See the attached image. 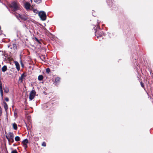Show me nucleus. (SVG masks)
<instances>
[{
	"instance_id": "obj_1",
	"label": "nucleus",
	"mask_w": 153,
	"mask_h": 153,
	"mask_svg": "<svg viewBox=\"0 0 153 153\" xmlns=\"http://www.w3.org/2000/svg\"><path fill=\"white\" fill-rule=\"evenodd\" d=\"M9 7L13 11H15L19 9V5L16 1L12 2L9 4Z\"/></svg>"
},
{
	"instance_id": "obj_2",
	"label": "nucleus",
	"mask_w": 153,
	"mask_h": 153,
	"mask_svg": "<svg viewBox=\"0 0 153 153\" xmlns=\"http://www.w3.org/2000/svg\"><path fill=\"white\" fill-rule=\"evenodd\" d=\"M39 15L42 20L44 21L46 20V14L44 11H42L39 12Z\"/></svg>"
},
{
	"instance_id": "obj_3",
	"label": "nucleus",
	"mask_w": 153,
	"mask_h": 153,
	"mask_svg": "<svg viewBox=\"0 0 153 153\" xmlns=\"http://www.w3.org/2000/svg\"><path fill=\"white\" fill-rule=\"evenodd\" d=\"M17 18L18 19L19 18H20L21 19L25 21L27 20V16L25 15H20V14H18L16 16Z\"/></svg>"
},
{
	"instance_id": "obj_4",
	"label": "nucleus",
	"mask_w": 153,
	"mask_h": 153,
	"mask_svg": "<svg viewBox=\"0 0 153 153\" xmlns=\"http://www.w3.org/2000/svg\"><path fill=\"white\" fill-rule=\"evenodd\" d=\"M36 94V92L34 90H32L30 92L29 97L30 100H32L34 98Z\"/></svg>"
},
{
	"instance_id": "obj_5",
	"label": "nucleus",
	"mask_w": 153,
	"mask_h": 153,
	"mask_svg": "<svg viewBox=\"0 0 153 153\" xmlns=\"http://www.w3.org/2000/svg\"><path fill=\"white\" fill-rule=\"evenodd\" d=\"M6 137L7 139L11 138H14V134L12 132H9L7 135H6Z\"/></svg>"
},
{
	"instance_id": "obj_6",
	"label": "nucleus",
	"mask_w": 153,
	"mask_h": 153,
	"mask_svg": "<svg viewBox=\"0 0 153 153\" xmlns=\"http://www.w3.org/2000/svg\"><path fill=\"white\" fill-rule=\"evenodd\" d=\"M28 143V140L27 139H24L22 141V143L23 144V146L24 147L25 149H26L27 147V144Z\"/></svg>"
},
{
	"instance_id": "obj_7",
	"label": "nucleus",
	"mask_w": 153,
	"mask_h": 153,
	"mask_svg": "<svg viewBox=\"0 0 153 153\" xmlns=\"http://www.w3.org/2000/svg\"><path fill=\"white\" fill-rule=\"evenodd\" d=\"M60 78L59 77H57L55 78V81L54 82V83L56 85H57L60 82Z\"/></svg>"
},
{
	"instance_id": "obj_8",
	"label": "nucleus",
	"mask_w": 153,
	"mask_h": 153,
	"mask_svg": "<svg viewBox=\"0 0 153 153\" xmlns=\"http://www.w3.org/2000/svg\"><path fill=\"white\" fill-rule=\"evenodd\" d=\"M95 33L96 34V36H97V38H99L100 37H101L102 35H104L105 34L103 32H100L99 34H98L97 31H95Z\"/></svg>"
},
{
	"instance_id": "obj_9",
	"label": "nucleus",
	"mask_w": 153,
	"mask_h": 153,
	"mask_svg": "<svg viewBox=\"0 0 153 153\" xmlns=\"http://www.w3.org/2000/svg\"><path fill=\"white\" fill-rule=\"evenodd\" d=\"M25 7L27 10L29 9L30 4L28 2H26L24 4Z\"/></svg>"
},
{
	"instance_id": "obj_10",
	"label": "nucleus",
	"mask_w": 153,
	"mask_h": 153,
	"mask_svg": "<svg viewBox=\"0 0 153 153\" xmlns=\"http://www.w3.org/2000/svg\"><path fill=\"white\" fill-rule=\"evenodd\" d=\"M3 105L5 111H6L8 109V106L7 104L4 101H3Z\"/></svg>"
},
{
	"instance_id": "obj_11",
	"label": "nucleus",
	"mask_w": 153,
	"mask_h": 153,
	"mask_svg": "<svg viewBox=\"0 0 153 153\" xmlns=\"http://www.w3.org/2000/svg\"><path fill=\"white\" fill-rule=\"evenodd\" d=\"M15 64L16 66V67L18 71L20 70V66L19 63L17 61L15 62Z\"/></svg>"
},
{
	"instance_id": "obj_12",
	"label": "nucleus",
	"mask_w": 153,
	"mask_h": 153,
	"mask_svg": "<svg viewBox=\"0 0 153 153\" xmlns=\"http://www.w3.org/2000/svg\"><path fill=\"white\" fill-rule=\"evenodd\" d=\"M26 76L25 75H24V74H22L21 77H20L19 78V80H21V82H22V80L23 79H24L25 77Z\"/></svg>"
},
{
	"instance_id": "obj_13",
	"label": "nucleus",
	"mask_w": 153,
	"mask_h": 153,
	"mask_svg": "<svg viewBox=\"0 0 153 153\" xmlns=\"http://www.w3.org/2000/svg\"><path fill=\"white\" fill-rule=\"evenodd\" d=\"M7 70V67L6 66L4 65V66L1 68L2 71L3 72H4L6 71Z\"/></svg>"
},
{
	"instance_id": "obj_14",
	"label": "nucleus",
	"mask_w": 153,
	"mask_h": 153,
	"mask_svg": "<svg viewBox=\"0 0 153 153\" xmlns=\"http://www.w3.org/2000/svg\"><path fill=\"white\" fill-rule=\"evenodd\" d=\"M13 129L15 130H17V127L16 124L14 123L13 124Z\"/></svg>"
},
{
	"instance_id": "obj_15",
	"label": "nucleus",
	"mask_w": 153,
	"mask_h": 153,
	"mask_svg": "<svg viewBox=\"0 0 153 153\" xmlns=\"http://www.w3.org/2000/svg\"><path fill=\"white\" fill-rule=\"evenodd\" d=\"M43 79V76L42 75H39L38 77V79L39 81L42 80Z\"/></svg>"
},
{
	"instance_id": "obj_16",
	"label": "nucleus",
	"mask_w": 153,
	"mask_h": 153,
	"mask_svg": "<svg viewBox=\"0 0 153 153\" xmlns=\"http://www.w3.org/2000/svg\"><path fill=\"white\" fill-rule=\"evenodd\" d=\"M4 91L6 93H7L9 91V89L8 88L5 87L4 88Z\"/></svg>"
},
{
	"instance_id": "obj_17",
	"label": "nucleus",
	"mask_w": 153,
	"mask_h": 153,
	"mask_svg": "<svg viewBox=\"0 0 153 153\" xmlns=\"http://www.w3.org/2000/svg\"><path fill=\"white\" fill-rule=\"evenodd\" d=\"M17 46L16 44H13V48L14 50H15L17 49Z\"/></svg>"
},
{
	"instance_id": "obj_18",
	"label": "nucleus",
	"mask_w": 153,
	"mask_h": 153,
	"mask_svg": "<svg viewBox=\"0 0 153 153\" xmlns=\"http://www.w3.org/2000/svg\"><path fill=\"white\" fill-rule=\"evenodd\" d=\"M15 140L16 141L18 142L20 140V138L19 136H16L15 138Z\"/></svg>"
},
{
	"instance_id": "obj_19",
	"label": "nucleus",
	"mask_w": 153,
	"mask_h": 153,
	"mask_svg": "<svg viewBox=\"0 0 153 153\" xmlns=\"http://www.w3.org/2000/svg\"><path fill=\"white\" fill-rule=\"evenodd\" d=\"M1 95L2 97V98L3 99V90H2V86L1 84Z\"/></svg>"
},
{
	"instance_id": "obj_20",
	"label": "nucleus",
	"mask_w": 153,
	"mask_h": 153,
	"mask_svg": "<svg viewBox=\"0 0 153 153\" xmlns=\"http://www.w3.org/2000/svg\"><path fill=\"white\" fill-rule=\"evenodd\" d=\"M34 1L37 4H39L42 2V0H34Z\"/></svg>"
},
{
	"instance_id": "obj_21",
	"label": "nucleus",
	"mask_w": 153,
	"mask_h": 153,
	"mask_svg": "<svg viewBox=\"0 0 153 153\" xmlns=\"http://www.w3.org/2000/svg\"><path fill=\"white\" fill-rule=\"evenodd\" d=\"M11 143H13L14 142V139L13 138H11L7 139Z\"/></svg>"
},
{
	"instance_id": "obj_22",
	"label": "nucleus",
	"mask_w": 153,
	"mask_h": 153,
	"mask_svg": "<svg viewBox=\"0 0 153 153\" xmlns=\"http://www.w3.org/2000/svg\"><path fill=\"white\" fill-rule=\"evenodd\" d=\"M46 71L47 73H49L50 72V70L49 68H48L46 69Z\"/></svg>"
},
{
	"instance_id": "obj_23",
	"label": "nucleus",
	"mask_w": 153,
	"mask_h": 153,
	"mask_svg": "<svg viewBox=\"0 0 153 153\" xmlns=\"http://www.w3.org/2000/svg\"><path fill=\"white\" fill-rule=\"evenodd\" d=\"M11 153H18V152L16 149H15L12 150L11 151Z\"/></svg>"
},
{
	"instance_id": "obj_24",
	"label": "nucleus",
	"mask_w": 153,
	"mask_h": 153,
	"mask_svg": "<svg viewBox=\"0 0 153 153\" xmlns=\"http://www.w3.org/2000/svg\"><path fill=\"white\" fill-rule=\"evenodd\" d=\"M42 145L43 146H46V143L45 142H43Z\"/></svg>"
},
{
	"instance_id": "obj_25",
	"label": "nucleus",
	"mask_w": 153,
	"mask_h": 153,
	"mask_svg": "<svg viewBox=\"0 0 153 153\" xmlns=\"http://www.w3.org/2000/svg\"><path fill=\"white\" fill-rule=\"evenodd\" d=\"M1 56H2L3 58L4 59H5V58L7 56H6L5 55H4L3 54H1Z\"/></svg>"
},
{
	"instance_id": "obj_26",
	"label": "nucleus",
	"mask_w": 153,
	"mask_h": 153,
	"mask_svg": "<svg viewBox=\"0 0 153 153\" xmlns=\"http://www.w3.org/2000/svg\"><path fill=\"white\" fill-rule=\"evenodd\" d=\"M35 39H36V40L37 42H38V43H40V42H39V40L36 38H35Z\"/></svg>"
},
{
	"instance_id": "obj_27",
	"label": "nucleus",
	"mask_w": 153,
	"mask_h": 153,
	"mask_svg": "<svg viewBox=\"0 0 153 153\" xmlns=\"http://www.w3.org/2000/svg\"><path fill=\"white\" fill-rule=\"evenodd\" d=\"M140 84H141V86L142 87H144V85H143V83L142 82H140Z\"/></svg>"
},
{
	"instance_id": "obj_28",
	"label": "nucleus",
	"mask_w": 153,
	"mask_h": 153,
	"mask_svg": "<svg viewBox=\"0 0 153 153\" xmlns=\"http://www.w3.org/2000/svg\"><path fill=\"white\" fill-rule=\"evenodd\" d=\"M5 100L7 102L9 100L8 98L7 97H6L5 99Z\"/></svg>"
},
{
	"instance_id": "obj_29",
	"label": "nucleus",
	"mask_w": 153,
	"mask_h": 153,
	"mask_svg": "<svg viewBox=\"0 0 153 153\" xmlns=\"http://www.w3.org/2000/svg\"><path fill=\"white\" fill-rule=\"evenodd\" d=\"M21 65H22V67H23V66H24V65H23V64L22 62L21 61Z\"/></svg>"
},
{
	"instance_id": "obj_30",
	"label": "nucleus",
	"mask_w": 153,
	"mask_h": 153,
	"mask_svg": "<svg viewBox=\"0 0 153 153\" xmlns=\"http://www.w3.org/2000/svg\"><path fill=\"white\" fill-rule=\"evenodd\" d=\"M36 11H37V10H34V12H36Z\"/></svg>"
},
{
	"instance_id": "obj_31",
	"label": "nucleus",
	"mask_w": 153,
	"mask_h": 153,
	"mask_svg": "<svg viewBox=\"0 0 153 153\" xmlns=\"http://www.w3.org/2000/svg\"><path fill=\"white\" fill-rule=\"evenodd\" d=\"M3 35H4V34H2L1 33V36H2ZM4 35V36H5V35Z\"/></svg>"
},
{
	"instance_id": "obj_32",
	"label": "nucleus",
	"mask_w": 153,
	"mask_h": 153,
	"mask_svg": "<svg viewBox=\"0 0 153 153\" xmlns=\"http://www.w3.org/2000/svg\"><path fill=\"white\" fill-rule=\"evenodd\" d=\"M14 114H15V115L16 114L14 113Z\"/></svg>"
},
{
	"instance_id": "obj_33",
	"label": "nucleus",
	"mask_w": 153,
	"mask_h": 153,
	"mask_svg": "<svg viewBox=\"0 0 153 153\" xmlns=\"http://www.w3.org/2000/svg\"><path fill=\"white\" fill-rule=\"evenodd\" d=\"M13 146H15V144H14L13 145Z\"/></svg>"
},
{
	"instance_id": "obj_34",
	"label": "nucleus",
	"mask_w": 153,
	"mask_h": 153,
	"mask_svg": "<svg viewBox=\"0 0 153 153\" xmlns=\"http://www.w3.org/2000/svg\"><path fill=\"white\" fill-rule=\"evenodd\" d=\"M32 2V0H30Z\"/></svg>"
}]
</instances>
